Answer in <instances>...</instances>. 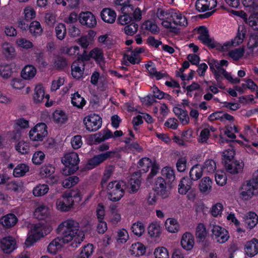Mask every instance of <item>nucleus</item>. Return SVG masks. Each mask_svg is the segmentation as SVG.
<instances>
[{"mask_svg": "<svg viewBox=\"0 0 258 258\" xmlns=\"http://www.w3.org/2000/svg\"><path fill=\"white\" fill-rule=\"evenodd\" d=\"M79 223L72 219L62 222L57 229V233L61 236L62 243H68L72 240V245L77 247L85 238L84 232L79 230Z\"/></svg>", "mask_w": 258, "mask_h": 258, "instance_id": "nucleus-1", "label": "nucleus"}, {"mask_svg": "<svg viewBox=\"0 0 258 258\" xmlns=\"http://www.w3.org/2000/svg\"><path fill=\"white\" fill-rule=\"evenodd\" d=\"M61 162L65 166L61 172L65 176H68L73 174L79 169V163L80 161L78 154L72 152L67 153L61 158Z\"/></svg>", "mask_w": 258, "mask_h": 258, "instance_id": "nucleus-2", "label": "nucleus"}, {"mask_svg": "<svg viewBox=\"0 0 258 258\" xmlns=\"http://www.w3.org/2000/svg\"><path fill=\"white\" fill-rule=\"evenodd\" d=\"M52 229L51 227H47L40 222L32 225L30 227L31 234L26 239L25 244L27 246L32 245L40 238L49 233Z\"/></svg>", "mask_w": 258, "mask_h": 258, "instance_id": "nucleus-3", "label": "nucleus"}, {"mask_svg": "<svg viewBox=\"0 0 258 258\" xmlns=\"http://www.w3.org/2000/svg\"><path fill=\"white\" fill-rule=\"evenodd\" d=\"M125 183L122 181L110 182L107 185L109 199L113 202L119 201L124 195Z\"/></svg>", "mask_w": 258, "mask_h": 258, "instance_id": "nucleus-4", "label": "nucleus"}, {"mask_svg": "<svg viewBox=\"0 0 258 258\" xmlns=\"http://www.w3.org/2000/svg\"><path fill=\"white\" fill-rule=\"evenodd\" d=\"M171 11H165L159 8L156 12L157 17L161 20H162V25L166 29H169L170 31L174 33H177L178 29L173 25L170 21L167 20V18L171 17Z\"/></svg>", "mask_w": 258, "mask_h": 258, "instance_id": "nucleus-5", "label": "nucleus"}, {"mask_svg": "<svg viewBox=\"0 0 258 258\" xmlns=\"http://www.w3.org/2000/svg\"><path fill=\"white\" fill-rule=\"evenodd\" d=\"M84 122L87 130L89 132H95L102 125V118L97 114H90L84 119Z\"/></svg>", "mask_w": 258, "mask_h": 258, "instance_id": "nucleus-6", "label": "nucleus"}, {"mask_svg": "<svg viewBox=\"0 0 258 258\" xmlns=\"http://www.w3.org/2000/svg\"><path fill=\"white\" fill-rule=\"evenodd\" d=\"M116 152L113 151H106V152L94 156L90 159L87 163V167L92 169L100 165L108 159L114 158Z\"/></svg>", "mask_w": 258, "mask_h": 258, "instance_id": "nucleus-7", "label": "nucleus"}, {"mask_svg": "<svg viewBox=\"0 0 258 258\" xmlns=\"http://www.w3.org/2000/svg\"><path fill=\"white\" fill-rule=\"evenodd\" d=\"M257 194H258V188H256L250 180L246 181L242 184L240 193L242 199L248 200Z\"/></svg>", "mask_w": 258, "mask_h": 258, "instance_id": "nucleus-8", "label": "nucleus"}, {"mask_svg": "<svg viewBox=\"0 0 258 258\" xmlns=\"http://www.w3.org/2000/svg\"><path fill=\"white\" fill-rule=\"evenodd\" d=\"M212 232L214 239L219 243H224L229 238L228 231L219 225H213Z\"/></svg>", "mask_w": 258, "mask_h": 258, "instance_id": "nucleus-9", "label": "nucleus"}, {"mask_svg": "<svg viewBox=\"0 0 258 258\" xmlns=\"http://www.w3.org/2000/svg\"><path fill=\"white\" fill-rule=\"evenodd\" d=\"M79 21L82 25L90 28L95 27L97 25L95 16L89 11L81 12L79 16Z\"/></svg>", "mask_w": 258, "mask_h": 258, "instance_id": "nucleus-10", "label": "nucleus"}, {"mask_svg": "<svg viewBox=\"0 0 258 258\" xmlns=\"http://www.w3.org/2000/svg\"><path fill=\"white\" fill-rule=\"evenodd\" d=\"M0 247L5 253H10L17 248V243L15 239L12 236H8L1 240Z\"/></svg>", "mask_w": 258, "mask_h": 258, "instance_id": "nucleus-11", "label": "nucleus"}, {"mask_svg": "<svg viewBox=\"0 0 258 258\" xmlns=\"http://www.w3.org/2000/svg\"><path fill=\"white\" fill-rule=\"evenodd\" d=\"M153 189L157 195L163 198H166L169 195V192L167 189L166 182L161 177H158L156 179Z\"/></svg>", "mask_w": 258, "mask_h": 258, "instance_id": "nucleus-12", "label": "nucleus"}, {"mask_svg": "<svg viewBox=\"0 0 258 258\" xmlns=\"http://www.w3.org/2000/svg\"><path fill=\"white\" fill-rule=\"evenodd\" d=\"M74 201L72 196L63 195L61 199L57 200L56 205L58 210L61 212L69 211L72 207Z\"/></svg>", "mask_w": 258, "mask_h": 258, "instance_id": "nucleus-13", "label": "nucleus"}, {"mask_svg": "<svg viewBox=\"0 0 258 258\" xmlns=\"http://www.w3.org/2000/svg\"><path fill=\"white\" fill-rule=\"evenodd\" d=\"M217 4V0H197L196 8L199 12H204L215 8Z\"/></svg>", "mask_w": 258, "mask_h": 258, "instance_id": "nucleus-14", "label": "nucleus"}, {"mask_svg": "<svg viewBox=\"0 0 258 258\" xmlns=\"http://www.w3.org/2000/svg\"><path fill=\"white\" fill-rule=\"evenodd\" d=\"M199 36L198 39L201 40L204 44L211 48L214 45V40L210 38L208 30L205 26H201L198 30Z\"/></svg>", "mask_w": 258, "mask_h": 258, "instance_id": "nucleus-15", "label": "nucleus"}, {"mask_svg": "<svg viewBox=\"0 0 258 258\" xmlns=\"http://www.w3.org/2000/svg\"><path fill=\"white\" fill-rule=\"evenodd\" d=\"M244 167V163L241 161H235L229 163L226 162L225 164V169L227 172L236 174L242 171Z\"/></svg>", "mask_w": 258, "mask_h": 258, "instance_id": "nucleus-16", "label": "nucleus"}, {"mask_svg": "<svg viewBox=\"0 0 258 258\" xmlns=\"http://www.w3.org/2000/svg\"><path fill=\"white\" fill-rule=\"evenodd\" d=\"M114 4L117 10L122 14L131 13L134 10V6L130 0H114Z\"/></svg>", "mask_w": 258, "mask_h": 258, "instance_id": "nucleus-17", "label": "nucleus"}, {"mask_svg": "<svg viewBox=\"0 0 258 258\" xmlns=\"http://www.w3.org/2000/svg\"><path fill=\"white\" fill-rule=\"evenodd\" d=\"M244 251L245 254L249 256L252 257L258 253V239L253 238L245 243L244 246Z\"/></svg>", "mask_w": 258, "mask_h": 258, "instance_id": "nucleus-18", "label": "nucleus"}, {"mask_svg": "<svg viewBox=\"0 0 258 258\" xmlns=\"http://www.w3.org/2000/svg\"><path fill=\"white\" fill-rule=\"evenodd\" d=\"M85 62L82 60H77L74 61L72 65V75L73 77L79 79L84 74Z\"/></svg>", "mask_w": 258, "mask_h": 258, "instance_id": "nucleus-19", "label": "nucleus"}, {"mask_svg": "<svg viewBox=\"0 0 258 258\" xmlns=\"http://www.w3.org/2000/svg\"><path fill=\"white\" fill-rule=\"evenodd\" d=\"M216 71L217 73L214 74V75L215 79L218 83L220 82L222 80L223 77L222 75L224 76L226 79L233 84H237L240 82V80L239 79L237 78H233L230 74L227 72L223 68L222 69H220L219 71L216 70Z\"/></svg>", "mask_w": 258, "mask_h": 258, "instance_id": "nucleus-20", "label": "nucleus"}, {"mask_svg": "<svg viewBox=\"0 0 258 258\" xmlns=\"http://www.w3.org/2000/svg\"><path fill=\"white\" fill-rule=\"evenodd\" d=\"M50 215L48 207L44 204L37 206L34 212V217L38 220H45Z\"/></svg>", "mask_w": 258, "mask_h": 258, "instance_id": "nucleus-21", "label": "nucleus"}, {"mask_svg": "<svg viewBox=\"0 0 258 258\" xmlns=\"http://www.w3.org/2000/svg\"><path fill=\"white\" fill-rule=\"evenodd\" d=\"M180 243L184 249L186 250H191L195 243L193 235L189 232L185 233L182 236Z\"/></svg>", "mask_w": 258, "mask_h": 258, "instance_id": "nucleus-22", "label": "nucleus"}, {"mask_svg": "<svg viewBox=\"0 0 258 258\" xmlns=\"http://www.w3.org/2000/svg\"><path fill=\"white\" fill-rule=\"evenodd\" d=\"M102 20L107 23L112 24L116 19V13L109 8L103 9L100 14Z\"/></svg>", "mask_w": 258, "mask_h": 258, "instance_id": "nucleus-23", "label": "nucleus"}, {"mask_svg": "<svg viewBox=\"0 0 258 258\" xmlns=\"http://www.w3.org/2000/svg\"><path fill=\"white\" fill-rule=\"evenodd\" d=\"M173 111L182 125H187L189 123V117L186 110L175 107Z\"/></svg>", "mask_w": 258, "mask_h": 258, "instance_id": "nucleus-24", "label": "nucleus"}, {"mask_svg": "<svg viewBox=\"0 0 258 258\" xmlns=\"http://www.w3.org/2000/svg\"><path fill=\"white\" fill-rule=\"evenodd\" d=\"M171 18L173 19V24L175 25L184 27L187 25L186 17L179 11H171Z\"/></svg>", "mask_w": 258, "mask_h": 258, "instance_id": "nucleus-25", "label": "nucleus"}, {"mask_svg": "<svg viewBox=\"0 0 258 258\" xmlns=\"http://www.w3.org/2000/svg\"><path fill=\"white\" fill-rule=\"evenodd\" d=\"M244 222L247 225V228L252 229L255 227L258 223V216L252 212H248L243 217Z\"/></svg>", "mask_w": 258, "mask_h": 258, "instance_id": "nucleus-26", "label": "nucleus"}, {"mask_svg": "<svg viewBox=\"0 0 258 258\" xmlns=\"http://www.w3.org/2000/svg\"><path fill=\"white\" fill-rule=\"evenodd\" d=\"M15 67V65L12 63L1 65L0 76L4 79H8L12 76Z\"/></svg>", "mask_w": 258, "mask_h": 258, "instance_id": "nucleus-27", "label": "nucleus"}, {"mask_svg": "<svg viewBox=\"0 0 258 258\" xmlns=\"http://www.w3.org/2000/svg\"><path fill=\"white\" fill-rule=\"evenodd\" d=\"M192 181L188 177H183L178 184V192L181 195L186 194L190 189Z\"/></svg>", "mask_w": 258, "mask_h": 258, "instance_id": "nucleus-28", "label": "nucleus"}, {"mask_svg": "<svg viewBox=\"0 0 258 258\" xmlns=\"http://www.w3.org/2000/svg\"><path fill=\"white\" fill-rule=\"evenodd\" d=\"M89 56L93 58L101 67L104 64V57L102 50L98 48H95L89 53Z\"/></svg>", "mask_w": 258, "mask_h": 258, "instance_id": "nucleus-29", "label": "nucleus"}, {"mask_svg": "<svg viewBox=\"0 0 258 258\" xmlns=\"http://www.w3.org/2000/svg\"><path fill=\"white\" fill-rule=\"evenodd\" d=\"M17 222V218L13 214H8L3 217L0 220V223L6 228H10L14 226Z\"/></svg>", "mask_w": 258, "mask_h": 258, "instance_id": "nucleus-30", "label": "nucleus"}, {"mask_svg": "<svg viewBox=\"0 0 258 258\" xmlns=\"http://www.w3.org/2000/svg\"><path fill=\"white\" fill-rule=\"evenodd\" d=\"M37 71L32 65H26L21 72V77L25 80H31L36 75Z\"/></svg>", "mask_w": 258, "mask_h": 258, "instance_id": "nucleus-31", "label": "nucleus"}, {"mask_svg": "<svg viewBox=\"0 0 258 258\" xmlns=\"http://www.w3.org/2000/svg\"><path fill=\"white\" fill-rule=\"evenodd\" d=\"M44 98L48 100L49 95H46L45 96L43 87L41 85L36 86L35 88V93L33 96L34 102L37 103H40Z\"/></svg>", "mask_w": 258, "mask_h": 258, "instance_id": "nucleus-32", "label": "nucleus"}, {"mask_svg": "<svg viewBox=\"0 0 258 258\" xmlns=\"http://www.w3.org/2000/svg\"><path fill=\"white\" fill-rule=\"evenodd\" d=\"M130 251L132 255L135 256L143 255L146 252V248L144 245L140 242H137L132 244Z\"/></svg>", "mask_w": 258, "mask_h": 258, "instance_id": "nucleus-33", "label": "nucleus"}, {"mask_svg": "<svg viewBox=\"0 0 258 258\" xmlns=\"http://www.w3.org/2000/svg\"><path fill=\"white\" fill-rule=\"evenodd\" d=\"M86 100L78 92L71 95V103L78 108H82L86 104Z\"/></svg>", "mask_w": 258, "mask_h": 258, "instance_id": "nucleus-34", "label": "nucleus"}, {"mask_svg": "<svg viewBox=\"0 0 258 258\" xmlns=\"http://www.w3.org/2000/svg\"><path fill=\"white\" fill-rule=\"evenodd\" d=\"M212 181L209 177L203 178L199 184V189L203 193H209L212 188Z\"/></svg>", "mask_w": 258, "mask_h": 258, "instance_id": "nucleus-35", "label": "nucleus"}, {"mask_svg": "<svg viewBox=\"0 0 258 258\" xmlns=\"http://www.w3.org/2000/svg\"><path fill=\"white\" fill-rule=\"evenodd\" d=\"M49 187L46 184H38L32 190V194L35 197H42L49 191Z\"/></svg>", "mask_w": 258, "mask_h": 258, "instance_id": "nucleus-36", "label": "nucleus"}, {"mask_svg": "<svg viewBox=\"0 0 258 258\" xmlns=\"http://www.w3.org/2000/svg\"><path fill=\"white\" fill-rule=\"evenodd\" d=\"M140 177V172H135L133 174L130 180L131 188L133 192H136L139 189L141 184V180L139 179Z\"/></svg>", "mask_w": 258, "mask_h": 258, "instance_id": "nucleus-37", "label": "nucleus"}, {"mask_svg": "<svg viewBox=\"0 0 258 258\" xmlns=\"http://www.w3.org/2000/svg\"><path fill=\"white\" fill-rule=\"evenodd\" d=\"M29 32L33 36L35 37L41 35L43 29L40 23L37 21L32 22L29 26Z\"/></svg>", "mask_w": 258, "mask_h": 258, "instance_id": "nucleus-38", "label": "nucleus"}, {"mask_svg": "<svg viewBox=\"0 0 258 258\" xmlns=\"http://www.w3.org/2000/svg\"><path fill=\"white\" fill-rule=\"evenodd\" d=\"M29 171V167L26 164H18L13 170V175L16 177L24 176Z\"/></svg>", "mask_w": 258, "mask_h": 258, "instance_id": "nucleus-39", "label": "nucleus"}, {"mask_svg": "<svg viewBox=\"0 0 258 258\" xmlns=\"http://www.w3.org/2000/svg\"><path fill=\"white\" fill-rule=\"evenodd\" d=\"M2 52L7 58H12L15 55V49L13 45L5 42L2 45Z\"/></svg>", "mask_w": 258, "mask_h": 258, "instance_id": "nucleus-40", "label": "nucleus"}, {"mask_svg": "<svg viewBox=\"0 0 258 258\" xmlns=\"http://www.w3.org/2000/svg\"><path fill=\"white\" fill-rule=\"evenodd\" d=\"M203 168L199 165H196L192 167L189 172V178L192 180H197L200 179L203 173Z\"/></svg>", "mask_w": 258, "mask_h": 258, "instance_id": "nucleus-41", "label": "nucleus"}, {"mask_svg": "<svg viewBox=\"0 0 258 258\" xmlns=\"http://www.w3.org/2000/svg\"><path fill=\"white\" fill-rule=\"evenodd\" d=\"M52 118L55 123L59 124L64 123L68 120L65 112L60 110H56L53 112Z\"/></svg>", "mask_w": 258, "mask_h": 258, "instance_id": "nucleus-42", "label": "nucleus"}, {"mask_svg": "<svg viewBox=\"0 0 258 258\" xmlns=\"http://www.w3.org/2000/svg\"><path fill=\"white\" fill-rule=\"evenodd\" d=\"M23 187V183L20 180H12L6 185L7 189L17 192L20 191Z\"/></svg>", "mask_w": 258, "mask_h": 258, "instance_id": "nucleus-43", "label": "nucleus"}, {"mask_svg": "<svg viewBox=\"0 0 258 258\" xmlns=\"http://www.w3.org/2000/svg\"><path fill=\"white\" fill-rule=\"evenodd\" d=\"M245 32L246 30L243 27H241V29H240V27H239L237 34L232 41V45L236 46L241 44L245 37Z\"/></svg>", "mask_w": 258, "mask_h": 258, "instance_id": "nucleus-44", "label": "nucleus"}, {"mask_svg": "<svg viewBox=\"0 0 258 258\" xmlns=\"http://www.w3.org/2000/svg\"><path fill=\"white\" fill-rule=\"evenodd\" d=\"M166 229L171 233L177 232L179 228L177 221L174 219H168L165 222Z\"/></svg>", "mask_w": 258, "mask_h": 258, "instance_id": "nucleus-45", "label": "nucleus"}, {"mask_svg": "<svg viewBox=\"0 0 258 258\" xmlns=\"http://www.w3.org/2000/svg\"><path fill=\"white\" fill-rule=\"evenodd\" d=\"M207 234L205 226L202 223L198 224L196 228V235L198 240L203 241Z\"/></svg>", "mask_w": 258, "mask_h": 258, "instance_id": "nucleus-46", "label": "nucleus"}, {"mask_svg": "<svg viewBox=\"0 0 258 258\" xmlns=\"http://www.w3.org/2000/svg\"><path fill=\"white\" fill-rule=\"evenodd\" d=\"M203 171L209 173H213L216 170V164L215 161L212 159L207 160L203 167Z\"/></svg>", "mask_w": 258, "mask_h": 258, "instance_id": "nucleus-47", "label": "nucleus"}, {"mask_svg": "<svg viewBox=\"0 0 258 258\" xmlns=\"http://www.w3.org/2000/svg\"><path fill=\"white\" fill-rule=\"evenodd\" d=\"M162 175L168 180L169 182H172L175 178L174 170L169 167H165L162 169Z\"/></svg>", "mask_w": 258, "mask_h": 258, "instance_id": "nucleus-48", "label": "nucleus"}, {"mask_svg": "<svg viewBox=\"0 0 258 258\" xmlns=\"http://www.w3.org/2000/svg\"><path fill=\"white\" fill-rule=\"evenodd\" d=\"M55 34L57 38L60 40H63L67 33L66 27L64 24L59 23L55 28Z\"/></svg>", "mask_w": 258, "mask_h": 258, "instance_id": "nucleus-49", "label": "nucleus"}, {"mask_svg": "<svg viewBox=\"0 0 258 258\" xmlns=\"http://www.w3.org/2000/svg\"><path fill=\"white\" fill-rule=\"evenodd\" d=\"M148 233L152 237H157L161 234V227L159 224L152 223L148 227Z\"/></svg>", "mask_w": 258, "mask_h": 258, "instance_id": "nucleus-50", "label": "nucleus"}, {"mask_svg": "<svg viewBox=\"0 0 258 258\" xmlns=\"http://www.w3.org/2000/svg\"><path fill=\"white\" fill-rule=\"evenodd\" d=\"M16 150L22 154H28L30 150L28 143L24 141H20L15 146Z\"/></svg>", "mask_w": 258, "mask_h": 258, "instance_id": "nucleus-51", "label": "nucleus"}, {"mask_svg": "<svg viewBox=\"0 0 258 258\" xmlns=\"http://www.w3.org/2000/svg\"><path fill=\"white\" fill-rule=\"evenodd\" d=\"M143 27L146 30L150 31L153 34L158 33L160 31L157 24L151 20L146 21L143 24Z\"/></svg>", "mask_w": 258, "mask_h": 258, "instance_id": "nucleus-52", "label": "nucleus"}, {"mask_svg": "<svg viewBox=\"0 0 258 258\" xmlns=\"http://www.w3.org/2000/svg\"><path fill=\"white\" fill-rule=\"evenodd\" d=\"M248 49L253 50L258 47V32L251 33L249 37L247 44Z\"/></svg>", "mask_w": 258, "mask_h": 258, "instance_id": "nucleus-53", "label": "nucleus"}, {"mask_svg": "<svg viewBox=\"0 0 258 258\" xmlns=\"http://www.w3.org/2000/svg\"><path fill=\"white\" fill-rule=\"evenodd\" d=\"M138 164L139 167L141 169V170L144 172H146L152 165V162L149 158H143L139 161Z\"/></svg>", "mask_w": 258, "mask_h": 258, "instance_id": "nucleus-54", "label": "nucleus"}, {"mask_svg": "<svg viewBox=\"0 0 258 258\" xmlns=\"http://www.w3.org/2000/svg\"><path fill=\"white\" fill-rule=\"evenodd\" d=\"M79 181L78 176H72L66 179L62 182V185L64 188H70L76 185Z\"/></svg>", "mask_w": 258, "mask_h": 258, "instance_id": "nucleus-55", "label": "nucleus"}, {"mask_svg": "<svg viewBox=\"0 0 258 258\" xmlns=\"http://www.w3.org/2000/svg\"><path fill=\"white\" fill-rule=\"evenodd\" d=\"M55 167L51 164L45 165L41 167L40 173L45 177H48L54 173Z\"/></svg>", "mask_w": 258, "mask_h": 258, "instance_id": "nucleus-56", "label": "nucleus"}, {"mask_svg": "<svg viewBox=\"0 0 258 258\" xmlns=\"http://www.w3.org/2000/svg\"><path fill=\"white\" fill-rule=\"evenodd\" d=\"M93 252V245L88 244L85 245L80 253V258H88Z\"/></svg>", "mask_w": 258, "mask_h": 258, "instance_id": "nucleus-57", "label": "nucleus"}, {"mask_svg": "<svg viewBox=\"0 0 258 258\" xmlns=\"http://www.w3.org/2000/svg\"><path fill=\"white\" fill-rule=\"evenodd\" d=\"M132 230L135 235L140 236L144 232L145 227L142 222H138L133 224Z\"/></svg>", "mask_w": 258, "mask_h": 258, "instance_id": "nucleus-58", "label": "nucleus"}, {"mask_svg": "<svg viewBox=\"0 0 258 258\" xmlns=\"http://www.w3.org/2000/svg\"><path fill=\"white\" fill-rule=\"evenodd\" d=\"M154 254L155 258H169L167 249L164 247H157L155 249Z\"/></svg>", "mask_w": 258, "mask_h": 258, "instance_id": "nucleus-59", "label": "nucleus"}, {"mask_svg": "<svg viewBox=\"0 0 258 258\" xmlns=\"http://www.w3.org/2000/svg\"><path fill=\"white\" fill-rule=\"evenodd\" d=\"M234 155L235 151L232 147L225 150L223 153V161L224 163V164H226V162H230L233 158Z\"/></svg>", "mask_w": 258, "mask_h": 258, "instance_id": "nucleus-60", "label": "nucleus"}, {"mask_svg": "<svg viewBox=\"0 0 258 258\" xmlns=\"http://www.w3.org/2000/svg\"><path fill=\"white\" fill-rule=\"evenodd\" d=\"M223 205L221 203H217L214 205L210 210L211 214L215 217L221 216L223 210Z\"/></svg>", "mask_w": 258, "mask_h": 258, "instance_id": "nucleus-61", "label": "nucleus"}, {"mask_svg": "<svg viewBox=\"0 0 258 258\" xmlns=\"http://www.w3.org/2000/svg\"><path fill=\"white\" fill-rule=\"evenodd\" d=\"M138 30V25L135 23H132L126 25L124 28V32L127 35L132 36L135 34Z\"/></svg>", "mask_w": 258, "mask_h": 258, "instance_id": "nucleus-62", "label": "nucleus"}, {"mask_svg": "<svg viewBox=\"0 0 258 258\" xmlns=\"http://www.w3.org/2000/svg\"><path fill=\"white\" fill-rule=\"evenodd\" d=\"M60 51L62 53L67 54L69 55H74L79 53V47L76 45L70 47H63L61 48Z\"/></svg>", "mask_w": 258, "mask_h": 258, "instance_id": "nucleus-63", "label": "nucleus"}, {"mask_svg": "<svg viewBox=\"0 0 258 258\" xmlns=\"http://www.w3.org/2000/svg\"><path fill=\"white\" fill-rule=\"evenodd\" d=\"M210 136V133H209V129L204 128L201 131L198 138V140L200 143H207L209 139Z\"/></svg>", "mask_w": 258, "mask_h": 258, "instance_id": "nucleus-64", "label": "nucleus"}]
</instances>
